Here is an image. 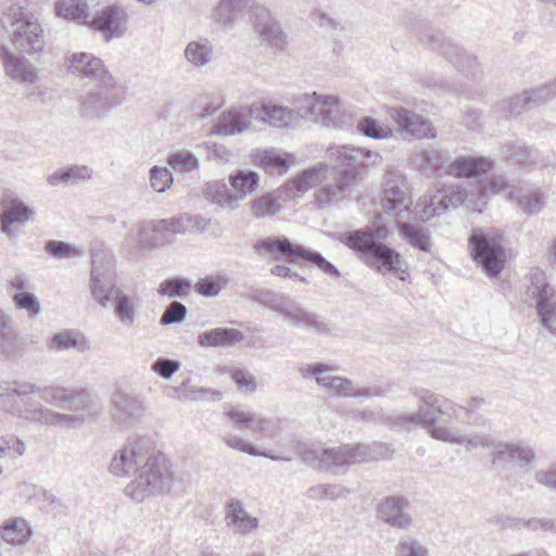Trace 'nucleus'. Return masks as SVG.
Returning <instances> with one entry per match:
<instances>
[{"label": "nucleus", "instance_id": "49530a36", "mask_svg": "<svg viewBox=\"0 0 556 556\" xmlns=\"http://www.w3.org/2000/svg\"><path fill=\"white\" fill-rule=\"evenodd\" d=\"M205 198L222 207H235L239 201L237 195L228 188L224 181H213L205 188Z\"/></svg>", "mask_w": 556, "mask_h": 556}, {"label": "nucleus", "instance_id": "8fccbe9b", "mask_svg": "<svg viewBox=\"0 0 556 556\" xmlns=\"http://www.w3.org/2000/svg\"><path fill=\"white\" fill-rule=\"evenodd\" d=\"M262 113V121L278 128L288 126L291 123L293 116L291 110L283 106L270 104H263Z\"/></svg>", "mask_w": 556, "mask_h": 556}, {"label": "nucleus", "instance_id": "393cba45", "mask_svg": "<svg viewBox=\"0 0 556 556\" xmlns=\"http://www.w3.org/2000/svg\"><path fill=\"white\" fill-rule=\"evenodd\" d=\"M381 205L388 214L404 217V213L409 212L412 200L403 187L389 179L384 185Z\"/></svg>", "mask_w": 556, "mask_h": 556}, {"label": "nucleus", "instance_id": "a211bd4d", "mask_svg": "<svg viewBox=\"0 0 556 556\" xmlns=\"http://www.w3.org/2000/svg\"><path fill=\"white\" fill-rule=\"evenodd\" d=\"M25 339L18 333L11 315L0 308V357L16 362L25 352Z\"/></svg>", "mask_w": 556, "mask_h": 556}, {"label": "nucleus", "instance_id": "79ce46f5", "mask_svg": "<svg viewBox=\"0 0 556 556\" xmlns=\"http://www.w3.org/2000/svg\"><path fill=\"white\" fill-rule=\"evenodd\" d=\"M58 16L88 25L89 7L81 0H59L55 3Z\"/></svg>", "mask_w": 556, "mask_h": 556}, {"label": "nucleus", "instance_id": "c9c22d12", "mask_svg": "<svg viewBox=\"0 0 556 556\" xmlns=\"http://www.w3.org/2000/svg\"><path fill=\"white\" fill-rule=\"evenodd\" d=\"M324 169L325 166L323 165L313 166L303 170L295 178L288 181L286 184L288 195L298 197L316 186L321 180Z\"/></svg>", "mask_w": 556, "mask_h": 556}, {"label": "nucleus", "instance_id": "aec40b11", "mask_svg": "<svg viewBox=\"0 0 556 556\" xmlns=\"http://www.w3.org/2000/svg\"><path fill=\"white\" fill-rule=\"evenodd\" d=\"M113 89L96 88L80 98L79 113L81 117L94 121L105 117L119 102L111 94Z\"/></svg>", "mask_w": 556, "mask_h": 556}, {"label": "nucleus", "instance_id": "2eb2a0df", "mask_svg": "<svg viewBox=\"0 0 556 556\" xmlns=\"http://www.w3.org/2000/svg\"><path fill=\"white\" fill-rule=\"evenodd\" d=\"M2 210L0 214V229L9 238H16V232L12 228L14 224L25 225L33 220L35 212L13 193L4 194L0 201Z\"/></svg>", "mask_w": 556, "mask_h": 556}, {"label": "nucleus", "instance_id": "5fc2aeb1", "mask_svg": "<svg viewBox=\"0 0 556 556\" xmlns=\"http://www.w3.org/2000/svg\"><path fill=\"white\" fill-rule=\"evenodd\" d=\"M229 282V278L217 276H205L200 278L194 285V291L203 296H216Z\"/></svg>", "mask_w": 556, "mask_h": 556}, {"label": "nucleus", "instance_id": "5701e85b", "mask_svg": "<svg viewBox=\"0 0 556 556\" xmlns=\"http://www.w3.org/2000/svg\"><path fill=\"white\" fill-rule=\"evenodd\" d=\"M0 60L5 74L13 80L34 84L38 79L37 68L24 56L15 53L5 45L0 46Z\"/></svg>", "mask_w": 556, "mask_h": 556}, {"label": "nucleus", "instance_id": "cd10ccee", "mask_svg": "<svg viewBox=\"0 0 556 556\" xmlns=\"http://www.w3.org/2000/svg\"><path fill=\"white\" fill-rule=\"evenodd\" d=\"M30 421L40 422L47 426H56L66 429H74L81 426L85 421L83 415L62 414L54 412L41 405L38 409H28Z\"/></svg>", "mask_w": 556, "mask_h": 556}, {"label": "nucleus", "instance_id": "0e129e2a", "mask_svg": "<svg viewBox=\"0 0 556 556\" xmlns=\"http://www.w3.org/2000/svg\"><path fill=\"white\" fill-rule=\"evenodd\" d=\"M174 178L167 167L153 166L150 169V182L153 190L164 192L173 185Z\"/></svg>", "mask_w": 556, "mask_h": 556}, {"label": "nucleus", "instance_id": "dca6fc26", "mask_svg": "<svg viewBox=\"0 0 556 556\" xmlns=\"http://www.w3.org/2000/svg\"><path fill=\"white\" fill-rule=\"evenodd\" d=\"M409 501L403 495H390L382 498L377 505V516L388 526L408 530L413 526L409 514Z\"/></svg>", "mask_w": 556, "mask_h": 556}, {"label": "nucleus", "instance_id": "6e6d98bb", "mask_svg": "<svg viewBox=\"0 0 556 556\" xmlns=\"http://www.w3.org/2000/svg\"><path fill=\"white\" fill-rule=\"evenodd\" d=\"M168 165L176 173H191L199 168V159L190 151H178L170 154L167 159Z\"/></svg>", "mask_w": 556, "mask_h": 556}, {"label": "nucleus", "instance_id": "b1692460", "mask_svg": "<svg viewBox=\"0 0 556 556\" xmlns=\"http://www.w3.org/2000/svg\"><path fill=\"white\" fill-rule=\"evenodd\" d=\"M536 459L534 450L522 442H504L496 440L492 463L516 464L518 467H526Z\"/></svg>", "mask_w": 556, "mask_h": 556}, {"label": "nucleus", "instance_id": "f257e3e1", "mask_svg": "<svg viewBox=\"0 0 556 556\" xmlns=\"http://www.w3.org/2000/svg\"><path fill=\"white\" fill-rule=\"evenodd\" d=\"M110 472L116 477L137 473L124 492L138 503L168 493L174 482L172 462L155 448L154 441L147 435L129 439L116 451L110 463Z\"/></svg>", "mask_w": 556, "mask_h": 556}, {"label": "nucleus", "instance_id": "bb28decb", "mask_svg": "<svg viewBox=\"0 0 556 556\" xmlns=\"http://www.w3.org/2000/svg\"><path fill=\"white\" fill-rule=\"evenodd\" d=\"M425 418H427V410H425L421 405L418 406V410L414 414L379 412V424L390 429H400L407 432L417 427H421V424H432L430 419Z\"/></svg>", "mask_w": 556, "mask_h": 556}, {"label": "nucleus", "instance_id": "f704fd0d", "mask_svg": "<svg viewBox=\"0 0 556 556\" xmlns=\"http://www.w3.org/2000/svg\"><path fill=\"white\" fill-rule=\"evenodd\" d=\"M409 393L440 415H448L450 412L456 414L458 409L463 408V406L425 388L413 387L409 389Z\"/></svg>", "mask_w": 556, "mask_h": 556}, {"label": "nucleus", "instance_id": "1a4fd4ad", "mask_svg": "<svg viewBox=\"0 0 556 556\" xmlns=\"http://www.w3.org/2000/svg\"><path fill=\"white\" fill-rule=\"evenodd\" d=\"M91 258V295L102 307H106L118 290L114 287V255L111 251L92 250Z\"/></svg>", "mask_w": 556, "mask_h": 556}, {"label": "nucleus", "instance_id": "6ab92c4d", "mask_svg": "<svg viewBox=\"0 0 556 556\" xmlns=\"http://www.w3.org/2000/svg\"><path fill=\"white\" fill-rule=\"evenodd\" d=\"M111 406L112 417L119 425L139 421L146 410L143 400L139 395L122 390L111 395Z\"/></svg>", "mask_w": 556, "mask_h": 556}, {"label": "nucleus", "instance_id": "f3484780", "mask_svg": "<svg viewBox=\"0 0 556 556\" xmlns=\"http://www.w3.org/2000/svg\"><path fill=\"white\" fill-rule=\"evenodd\" d=\"M389 116L394 121L404 138H433L435 130L430 121L405 108H391Z\"/></svg>", "mask_w": 556, "mask_h": 556}, {"label": "nucleus", "instance_id": "ddd939ff", "mask_svg": "<svg viewBox=\"0 0 556 556\" xmlns=\"http://www.w3.org/2000/svg\"><path fill=\"white\" fill-rule=\"evenodd\" d=\"M36 393L37 384L26 381L4 382L0 384V408L30 420L27 410L41 407V404L31 401V395Z\"/></svg>", "mask_w": 556, "mask_h": 556}, {"label": "nucleus", "instance_id": "4d7b16f0", "mask_svg": "<svg viewBox=\"0 0 556 556\" xmlns=\"http://www.w3.org/2000/svg\"><path fill=\"white\" fill-rule=\"evenodd\" d=\"M191 290V281L186 278H169L162 281L157 293L169 298H185Z\"/></svg>", "mask_w": 556, "mask_h": 556}, {"label": "nucleus", "instance_id": "f8f14e48", "mask_svg": "<svg viewBox=\"0 0 556 556\" xmlns=\"http://www.w3.org/2000/svg\"><path fill=\"white\" fill-rule=\"evenodd\" d=\"M66 67L73 75L94 80L103 89H115L116 87V79L110 73L103 60L91 53H72L66 59Z\"/></svg>", "mask_w": 556, "mask_h": 556}, {"label": "nucleus", "instance_id": "a19ab883", "mask_svg": "<svg viewBox=\"0 0 556 556\" xmlns=\"http://www.w3.org/2000/svg\"><path fill=\"white\" fill-rule=\"evenodd\" d=\"M31 534L33 530L25 519H10L2 526V539L13 545H23L27 543Z\"/></svg>", "mask_w": 556, "mask_h": 556}, {"label": "nucleus", "instance_id": "3c124183", "mask_svg": "<svg viewBox=\"0 0 556 556\" xmlns=\"http://www.w3.org/2000/svg\"><path fill=\"white\" fill-rule=\"evenodd\" d=\"M154 224L155 223L147 222L140 223L137 227L136 233H130L126 238V245L136 242L139 250L152 249L155 244V238L153 233H156L154 230Z\"/></svg>", "mask_w": 556, "mask_h": 556}, {"label": "nucleus", "instance_id": "ea45409f", "mask_svg": "<svg viewBox=\"0 0 556 556\" xmlns=\"http://www.w3.org/2000/svg\"><path fill=\"white\" fill-rule=\"evenodd\" d=\"M48 348L54 351L74 349L78 352H84L89 349V343L81 333L74 330H65L55 333L51 338Z\"/></svg>", "mask_w": 556, "mask_h": 556}, {"label": "nucleus", "instance_id": "58836bf2", "mask_svg": "<svg viewBox=\"0 0 556 556\" xmlns=\"http://www.w3.org/2000/svg\"><path fill=\"white\" fill-rule=\"evenodd\" d=\"M186 60L197 67L206 66L213 59V45L207 38L190 41L185 49Z\"/></svg>", "mask_w": 556, "mask_h": 556}, {"label": "nucleus", "instance_id": "603ef678", "mask_svg": "<svg viewBox=\"0 0 556 556\" xmlns=\"http://www.w3.org/2000/svg\"><path fill=\"white\" fill-rule=\"evenodd\" d=\"M71 392L72 390L61 386H46L42 388L37 386V394L40 400L45 401L47 404L55 405L63 409H65Z\"/></svg>", "mask_w": 556, "mask_h": 556}, {"label": "nucleus", "instance_id": "4468645a", "mask_svg": "<svg viewBox=\"0 0 556 556\" xmlns=\"http://www.w3.org/2000/svg\"><path fill=\"white\" fill-rule=\"evenodd\" d=\"M128 15L126 11L111 4L98 10L88 22V27L103 35L106 42L113 38H121L127 30Z\"/></svg>", "mask_w": 556, "mask_h": 556}, {"label": "nucleus", "instance_id": "473e14b6", "mask_svg": "<svg viewBox=\"0 0 556 556\" xmlns=\"http://www.w3.org/2000/svg\"><path fill=\"white\" fill-rule=\"evenodd\" d=\"M450 155L445 151L430 150L416 153L413 157L414 166L424 175L430 176L447 167Z\"/></svg>", "mask_w": 556, "mask_h": 556}, {"label": "nucleus", "instance_id": "a878e982", "mask_svg": "<svg viewBox=\"0 0 556 556\" xmlns=\"http://www.w3.org/2000/svg\"><path fill=\"white\" fill-rule=\"evenodd\" d=\"M491 169L490 162L482 156L465 155L448 162L445 169L447 175L456 178L477 177Z\"/></svg>", "mask_w": 556, "mask_h": 556}, {"label": "nucleus", "instance_id": "bf43d9fd", "mask_svg": "<svg viewBox=\"0 0 556 556\" xmlns=\"http://www.w3.org/2000/svg\"><path fill=\"white\" fill-rule=\"evenodd\" d=\"M426 419H430L432 424H421V428L427 429L428 433L432 439L452 444H457L459 433H454L446 427H438V418L428 410Z\"/></svg>", "mask_w": 556, "mask_h": 556}, {"label": "nucleus", "instance_id": "c85d7f7f", "mask_svg": "<svg viewBox=\"0 0 556 556\" xmlns=\"http://www.w3.org/2000/svg\"><path fill=\"white\" fill-rule=\"evenodd\" d=\"M253 163L270 173L283 174L294 163V156L275 149L255 150L251 154Z\"/></svg>", "mask_w": 556, "mask_h": 556}, {"label": "nucleus", "instance_id": "4be33fe9", "mask_svg": "<svg viewBox=\"0 0 556 556\" xmlns=\"http://www.w3.org/2000/svg\"><path fill=\"white\" fill-rule=\"evenodd\" d=\"M251 20L254 29L260 34L264 41L277 50L281 51L285 49L287 45V37L265 7H252Z\"/></svg>", "mask_w": 556, "mask_h": 556}, {"label": "nucleus", "instance_id": "e2e57ef3", "mask_svg": "<svg viewBox=\"0 0 556 556\" xmlns=\"http://www.w3.org/2000/svg\"><path fill=\"white\" fill-rule=\"evenodd\" d=\"M13 303L18 309H24L31 318L40 314L41 307L37 296L31 292H16L13 298Z\"/></svg>", "mask_w": 556, "mask_h": 556}, {"label": "nucleus", "instance_id": "72a5a7b5", "mask_svg": "<svg viewBox=\"0 0 556 556\" xmlns=\"http://www.w3.org/2000/svg\"><path fill=\"white\" fill-rule=\"evenodd\" d=\"M396 228L402 239H404L410 247L421 252H430L432 242L431 235L428 229L402 220L396 223Z\"/></svg>", "mask_w": 556, "mask_h": 556}, {"label": "nucleus", "instance_id": "a18cd8bd", "mask_svg": "<svg viewBox=\"0 0 556 556\" xmlns=\"http://www.w3.org/2000/svg\"><path fill=\"white\" fill-rule=\"evenodd\" d=\"M510 197L516 199L522 211L527 214H538L544 207L545 201L540 190H523L514 188Z\"/></svg>", "mask_w": 556, "mask_h": 556}, {"label": "nucleus", "instance_id": "4c0bfd02", "mask_svg": "<svg viewBox=\"0 0 556 556\" xmlns=\"http://www.w3.org/2000/svg\"><path fill=\"white\" fill-rule=\"evenodd\" d=\"M92 173V169L87 165H73L52 173L48 177V182L51 186L76 185L80 181L90 179Z\"/></svg>", "mask_w": 556, "mask_h": 556}, {"label": "nucleus", "instance_id": "774afa93", "mask_svg": "<svg viewBox=\"0 0 556 556\" xmlns=\"http://www.w3.org/2000/svg\"><path fill=\"white\" fill-rule=\"evenodd\" d=\"M399 556H428V549L418 540L402 538L397 544Z\"/></svg>", "mask_w": 556, "mask_h": 556}, {"label": "nucleus", "instance_id": "412c9836", "mask_svg": "<svg viewBox=\"0 0 556 556\" xmlns=\"http://www.w3.org/2000/svg\"><path fill=\"white\" fill-rule=\"evenodd\" d=\"M211 219H205L201 215L180 214L178 216L161 219L154 224V230L162 238L169 236L185 235L187 232H203L207 230Z\"/></svg>", "mask_w": 556, "mask_h": 556}, {"label": "nucleus", "instance_id": "c756f323", "mask_svg": "<svg viewBox=\"0 0 556 556\" xmlns=\"http://www.w3.org/2000/svg\"><path fill=\"white\" fill-rule=\"evenodd\" d=\"M240 330L233 328H214L198 336V344L202 348H226L243 340Z\"/></svg>", "mask_w": 556, "mask_h": 556}, {"label": "nucleus", "instance_id": "39448f33", "mask_svg": "<svg viewBox=\"0 0 556 556\" xmlns=\"http://www.w3.org/2000/svg\"><path fill=\"white\" fill-rule=\"evenodd\" d=\"M298 455L303 463L321 471L365 463L372 457L370 446L361 443L327 448L299 443Z\"/></svg>", "mask_w": 556, "mask_h": 556}, {"label": "nucleus", "instance_id": "e433bc0d", "mask_svg": "<svg viewBox=\"0 0 556 556\" xmlns=\"http://www.w3.org/2000/svg\"><path fill=\"white\" fill-rule=\"evenodd\" d=\"M251 122L238 110L231 109L224 112L214 127V132L222 136H230L244 131Z\"/></svg>", "mask_w": 556, "mask_h": 556}, {"label": "nucleus", "instance_id": "2f4dec72", "mask_svg": "<svg viewBox=\"0 0 556 556\" xmlns=\"http://www.w3.org/2000/svg\"><path fill=\"white\" fill-rule=\"evenodd\" d=\"M65 409L80 413L85 417H96L102 410V404L98 396L87 391H73L68 396Z\"/></svg>", "mask_w": 556, "mask_h": 556}, {"label": "nucleus", "instance_id": "052dcab7", "mask_svg": "<svg viewBox=\"0 0 556 556\" xmlns=\"http://www.w3.org/2000/svg\"><path fill=\"white\" fill-rule=\"evenodd\" d=\"M181 395L184 401H219L222 399V392L192 386L189 380L184 382V394Z\"/></svg>", "mask_w": 556, "mask_h": 556}, {"label": "nucleus", "instance_id": "864d4df0", "mask_svg": "<svg viewBox=\"0 0 556 556\" xmlns=\"http://www.w3.org/2000/svg\"><path fill=\"white\" fill-rule=\"evenodd\" d=\"M357 129L362 135L376 140L386 139L393 136V130L389 126H384L370 116L362 117L358 121Z\"/></svg>", "mask_w": 556, "mask_h": 556}, {"label": "nucleus", "instance_id": "7ed1b4c3", "mask_svg": "<svg viewBox=\"0 0 556 556\" xmlns=\"http://www.w3.org/2000/svg\"><path fill=\"white\" fill-rule=\"evenodd\" d=\"M329 156L336 159L333 167L337 170V181L325 185L316 192L319 205L345 199L346 192H350L357 184L358 168L372 165L377 160H381L378 153L350 146L330 148Z\"/></svg>", "mask_w": 556, "mask_h": 556}, {"label": "nucleus", "instance_id": "9b49d317", "mask_svg": "<svg viewBox=\"0 0 556 556\" xmlns=\"http://www.w3.org/2000/svg\"><path fill=\"white\" fill-rule=\"evenodd\" d=\"M278 316L288 326L304 329L313 334L323 336L331 332V325L325 316L309 311L303 303L290 295Z\"/></svg>", "mask_w": 556, "mask_h": 556}, {"label": "nucleus", "instance_id": "0eeeda50", "mask_svg": "<svg viewBox=\"0 0 556 556\" xmlns=\"http://www.w3.org/2000/svg\"><path fill=\"white\" fill-rule=\"evenodd\" d=\"M470 254L489 277H497L506 263L503 235L496 230L475 228L469 237Z\"/></svg>", "mask_w": 556, "mask_h": 556}, {"label": "nucleus", "instance_id": "f03ea898", "mask_svg": "<svg viewBox=\"0 0 556 556\" xmlns=\"http://www.w3.org/2000/svg\"><path fill=\"white\" fill-rule=\"evenodd\" d=\"M388 236L389 228L386 225H377L342 232L338 240L369 268L382 275L392 273L404 281L405 275H408L407 264L395 249L386 244Z\"/></svg>", "mask_w": 556, "mask_h": 556}, {"label": "nucleus", "instance_id": "7c9ffc66", "mask_svg": "<svg viewBox=\"0 0 556 556\" xmlns=\"http://www.w3.org/2000/svg\"><path fill=\"white\" fill-rule=\"evenodd\" d=\"M420 40L428 45L430 49L440 52L446 60L454 63L457 67L460 66L463 50L447 39L441 31L430 30L425 34Z\"/></svg>", "mask_w": 556, "mask_h": 556}, {"label": "nucleus", "instance_id": "13d9d810", "mask_svg": "<svg viewBox=\"0 0 556 556\" xmlns=\"http://www.w3.org/2000/svg\"><path fill=\"white\" fill-rule=\"evenodd\" d=\"M523 92L530 109L539 106L556 97V80L549 84H544L535 89L525 90Z\"/></svg>", "mask_w": 556, "mask_h": 556}, {"label": "nucleus", "instance_id": "de8ad7c7", "mask_svg": "<svg viewBox=\"0 0 556 556\" xmlns=\"http://www.w3.org/2000/svg\"><path fill=\"white\" fill-rule=\"evenodd\" d=\"M525 110H530L529 103L526 101L525 92L514 96L509 99L497 101L493 108L497 118H507L517 116Z\"/></svg>", "mask_w": 556, "mask_h": 556}, {"label": "nucleus", "instance_id": "423d86ee", "mask_svg": "<svg viewBox=\"0 0 556 556\" xmlns=\"http://www.w3.org/2000/svg\"><path fill=\"white\" fill-rule=\"evenodd\" d=\"M254 249L265 253H273L275 260L281 257L289 263H308L329 277L339 278L341 276L339 269L331 262L326 260L321 253L301 244H295L287 237L263 238L255 242Z\"/></svg>", "mask_w": 556, "mask_h": 556}, {"label": "nucleus", "instance_id": "c03bdc74", "mask_svg": "<svg viewBox=\"0 0 556 556\" xmlns=\"http://www.w3.org/2000/svg\"><path fill=\"white\" fill-rule=\"evenodd\" d=\"M112 301L118 321L125 327L132 326L136 320V305L132 299L122 290H117Z\"/></svg>", "mask_w": 556, "mask_h": 556}, {"label": "nucleus", "instance_id": "69168bd1", "mask_svg": "<svg viewBox=\"0 0 556 556\" xmlns=\"http://www.w3.org/2000/svg\"><path fill=\"white\" fill-rule=\"evenodd\" d=\"M45 251L59 260L65 257H78L81 255V253L74 245L60 240L47 241Z\"/></svg>", "mask_w": 556, "mask_h": 556}, {"label": "nucleus", "instance_id": "338daca9", "mask_svg": "<svg viewBox=\"0 0 556 556\" xmlns=\"http://www.w3.org/2000/svg\"><path fill=\"white\" fill-rule=\"evenodd\" d=\"M277 198L265 193L252 202V211L256 217L274 215L277 212Z\"/></svg>", "mask_w": 556, "mask_h": 556}, {"label": "nucleus", "instance_id": "09e8293b", "mask_svg": "<svg viewBox=\"0 0 556 556\" xmlns=\"http://www.w3.org/2000/svg\"><path fill=\"white\" fill-rule=\"evenodd\" d=\"M250 298L279 315L289 295L277 293L265 288H254L250 291Z\"/></svg>", "mask_w": 556, "mask_h": 556}, {"label": "nucleus", "instance_id": "6e6552de", "mask_svg": "<svg viewBox=\"0 0 556 556\" xmlns=\"http://www.w3.org/2000/svg\"><path fill=\"white\" fill-rule=\"evenodd\" d=\"M530 283L526 296L535 301V309L541 325L552 333H556V291L547 282L545 274L539 268L531 270Z\"/></svg>", "mask_w": 556, "mask_h": 556}, {"label": "nucleus", "instance_id": "9d476101", "mask_svg": "<svg viewBox=\"0 0 556 556\" xmlns=\"http://www.w3.org/2000/svg\"><path fill=\"white\" fill-rule=\"evenodd\" d=\"M467 198L466 190L459 185L444 186L438 189L422 203H417L412 211L416 220L427 222L432 217L441 216L450 207H457Z\"/></svg>", "mask_w": 556, "mask_h": 556}, {"label": "nucleus", "instance_id": "680f3d73", "mask_svg": "<svg viewBox=\"0 0 556 556\" xmlns=\"http://www.w3.org/2000/svg\"><path fill=\"white\" fill-rule=\"evenodd\" d=\"M187 306L178 301L169 303L160 318L162 326L179 325L182 324L187 317Z\"/></svg>", "mask_w": 556, "mask_h": 556}, {"label": "nucleus", "instance_id": "20e7f679", "mask_svg": "<svg viewBox=\"0 0 556 556\" xmlns=\"http://www.w3.org/2000/svg\"><path fill=\"white\" fill-rule=\"evenodd\" d=\"M13 48L20 53L39 54L45 50V31L38 18L25 7L11 5L1 18Z\"/></svg>", "mask_w": 556, "mask_h": 556}, {"label": "nucleus", "instance_id": "37998d69", "mask_svg": "<svg viewBox=\"0 0 556 556\" xmlns=\"http://www.w3.org/2000/svg\"><path fill=\"white\" fill-rule=\"evenodd\" d=\"M258 174L250 169H238L229 177V182L238 200L251 194L258 187Z\"/></svg>", "mask_w": 556, "mask_h": 556}]
</instances>
